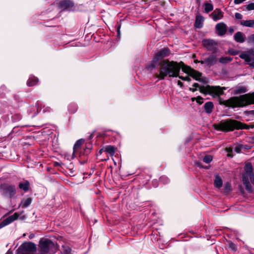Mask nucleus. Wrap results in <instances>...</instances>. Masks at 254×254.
I'll return each mask as SVG.
<instances>
[{"mask_svg": "<svg viewBox=\"0 0 254 254\" xmlns=\"http://www.w3.org/2000/svg\"><path fill=\"white\" fill-rule=\"evenodd\" d=\"M178 85L182 87L183 86V83L181 81L178 80Z\"/></svg>", "mask_w": 254, "mask_h": 254, "instance_id": "obj_54", "label": "nucleus"}, {"mask_svg": "<svg viewBox=\"0 0 254 254\" xmlns=\"http://www.w3.org/2000/svg\"><path fill=\"white\" fill-rule=\"evenodd\" d=\"M182 68V70L188 73L189 74L190 73L191 70H193L192 68H191L190 67L186 65L185 64L184 65H181V68Z\"/></svg>", "mask_w": 254, "mask_h": 254, "instance_id": "obj_33", "label": "nucleus"}, {"mask_svg": "<svg viewBox=\"0 0 254 254\" xmlns=\"http://www.w3.org/2000/svg\"><path fill=\"white\" fill-rule=\"evenodd\" d=\"M214 186L217 188H220L222 186V180L218 175L215 176L214 180Z\"/></svg>", "mask_w": 254, "mask_h": 254, "instance_id": "obj_28", "label": "nucleus"}, {"mask_svg": "<svg viewBox=\"0 0 254 254\" xmlns=\"http://www.w3.org/2000/svg\"><path fill=\"white\" fill-rule=\"evenodd\" d=\"M217 59L216 56L211 54L206 58H205V65L209 67L214 65L217 63Z\"/></svg>", "mask_w": 254, "mask_h": 254, "instance_id": "obj_13", "label": "nucleus"}, {"mask_svg": "<svg viewBox=\"0 0 254 254\" xmlns=\"http://www.w3.org/2000/svg\"><path fill=\"white\" fill-rule=\"evenodd\" d=\"M234 39L238 43H243L245 41V35L241 32H237L234 35Z\"/></svg>", "mask_w": 254, "mask_h": 254, "instance_id": "obj_18", "label": "nucleus"}, {"mask_svg": "<svg viewBox=\"0 0 254 254\" xmlns=\"http://www.w3.org/2000/svg\"><path fill=\"white\" fill-rule=\"evenodd\" d=\"M213 157L210 155H205L203 158V161L206 163H209L212 160Z\"/></svg>", "mask_w": 254, "mask_h": 254, "instance_id": "obj_35", "label": "nucleus"}, {"mask_svg": "<svg viewBox=\"0 0 254 254\" xmlns=\"http://www.w3.org/2000/svg\"><path fill=\"white\" fill-rule=\"evenodd\" d=\"M192 86H193V87H195V88H196V87H198L199 88V87H200V86H199V85L198 83H194L192 85Z\"/></svg>", "mask_w": 254, "mask_h": 254, "instance_id": "obj_53", "label": "nucleus"}, {"mask_svg": "<svg viewBox=\"0 0 254 254\" xmlns=\"http://www.w3.org/2000/svg\"><path fill=\"white\" fill-rule=\"evenodd\" d=\"M77 110V106L76 104L72 103L68 106V111L69 113H74Z\"/></svg>", "mask_w": 254, "mask_h": 254, "instance_id": "obj_29", "label": "nucleus"}, {"mask_svg": "<svg viewBox=\"0 0 254 254\" xmlns=\"http://www.w3.org/2000/svg\"><path fill=\"white\" fill-rule=\"evenodd\" d=\"M240 23L241 25L245 27H253L254 26V20H241Z\"/></svg>", "mask_w": 254, "mask_h": 254, "instance_id": "obj_23", "label": "nucleus"}, {"mask_svg": "<svg viewBox=\"0 0 254 254\" xmlns=\"http://www.w3.org/2000/svg\"><path fill=\"white\" fill-rule=\"evenodd\" d=\"M215 28L219 36H223L226 33L227 26L223 22L217 24L215 26Z\"/></svg>", "mask_w": 254, "mask_h": 254, "instance_id": "obj_14", "label": "nucleus"}, {"mask_svg": "<svg viewBox=\"0 0 254 254\" xmlns=\"http://www.w3.org/2000/svg\"><path fill=\"white\" fill-rule=\"evenodd\" d=\"M159 65V73L156 74L155 77L163 79L167 75L171 77H178L181 65H184V63L182 62L178 63L177 62L165 60L161 61Z\"/></svg>", "mask_w": 254, "mask_h": 254, "instance_id": "obj_1", "label": "nucleus"}, {"mask_svg": "<svg viewBox=\"0 0 254 254\" xmlns=\"http://www.w3.org/2000/svg\"><path fill=\"white\" fill-rule=\"evenodd\" d=\"M52 110V109L50 107H47L43 110V112H50Z\"/></svg>", "mask_w": 254, "mask_h": 254, "instance_id": "obj_49", "label": "nucleus"}, {"mask_svg": "<svg viewBox=\"0 0 254 254\" xmlns=\"http://www.w3.org/2000/svg\"><path fill=\"white\" fill-rule=\"evenodd\" d=\"M204 17L200 14H197L194 26L196 28H201L203 26Z\"/></svg>", "mask_w": 254, "mask_h": 254, "instance_id": "obj_16", "label": "nucleus"}, {"mask_svg": "<svg viewBox=\"0 0 254 254\" xmlns=\"http://www.w3.org/2000/svg\"><path fill=\"white\" fill-rule=\"evenodd\" d=\"M189 75L191 76L192 78L195 79L196 80H201L200 77L201 76L202 73L198 71H196L193 69V70H191Z\"/></svg>", "mask_w": 254, "mask_h": 254, "instance_id": "obj_20", "label": "nucleus"}, {"mask_svg": "<svg viewBox=\"0 0 254 254\" xmlns=\"http://www.w3.org/2000/svg\"><path fill=\"white\" fill-rule=\"evenodd\" d=\"M250 181L252 182L254 181V174H249L247 173H244L243 174V182L244 185L245 187L246 190L248 192H252V186L250 183Z\"/></svg>", "mask_w": 254, "mask_h": 254, "instance_id": "obj_8", "label": "nucleus"}, {"mask_svg": "<svg viewBox=\"0 0 254 254\" xmlns=\"http://www.w3.org/2000/svg\"><path fill=\"white\" fill-rule=\"evenodd\" d=\"M89 147H86V148L84 149V151L85 152H86V153H88L89 152V151H90V150L91 149V145H89Z\"/></svg>", "mask_w": 254, "mask_h": 254, "instance_id": "obj_51", "label": "nucleus"}, {"mask_svg": "<svg viewBox=\"0 0 254 254\" xmlns=\"http://www.w3.org/2000/svg\"><path fill=\"white\" fill-rule=\"evenodd\" d=\"M227 151L228 152L227 156L230 157H232L233 154H232V150L230 148H227Z\"/></svg>", "mask_w": 254, "mask_h": 254, "instance_id": "obj_46", "label": "nucleus"}, {"mask_svg": "<svg viewBox=\"0 0 254 254\" xmlns=\"http://www.w3.org/2000/svg\"><path fill=\"white\" fill-rule=\"evenodd\" d=\"M204 5H205L204 10L206 13H208L213 10V6L212 4L207 2V3H205Z\"/></svg>", "mask_w": 254, "mask_h": 254, "instance_id": "obj_32", "label": "nucleus"}, {"mask_svg": "<svg viewBox=\"0 0 254 254\" xmlns=\"http://www.w3.org/2000/svg\"><path fill=\"white\" fill-rule=\"evenodd\" d=\"M36 251V245L32 242L23 243L17 250V254H34Z\"/></svg>", "mask_w": 254, "mask_h": 254, "instance_id": "obj_7", "label": "nucleus"}, {"mask_svg": "<svg viewBox=\"0 0 254 254\" xmlns=\"http://www.w3.org/2000/svg\"><path fill=\"white\" fill-rule=\"evenodd\" d=\"M29 185L30 184L29 182L26 181L24 183H20L19 184L18 187L19 189L24 190L26 192L29 190Z\"/></svg>", "mask_w": 254, "mask_h": 254, "instance_id": "obj_27", "label": "nucleus"}, {"mask_svg": "<svg viewBox=\"0 0 254 254\" xmlns=\"http://www.w3.org/2000/svg\"><path fill=\"white\" fill-rule=\"evenodd\" d=\"M205 62V59L203 60L199 61V63H200L201 64H205V62Z\"/></svg>", "mask_w": 254, "mask_h": 254, "instance_id": "obj_56", "label": "nucleus"}, {"mask_svg": "<svg viewBox=\"0 0 254 254\" xmlns=\"http://www.w3.org/2000/svg\"><path fill=\"white\" fill-rule=\"evenodd\" d=\"M170 54V50L167 48H164L158 52L154 57L155 62H159L162 59L168 56Z\"/></svg>", "mask_w": 254, "mask_h": 254, "instance_id": "obj_11", "label": "nucleus"}, {"mask_svg": "<svg viewBox=\"0 0 254 254\" xmlns=\"http://www.w3.org/2000/svg\"><path fill=\"white\" fill-rule=\"evenodd\" d=\"M229 107H243L254 104V92L245 94L239 97H233L222 103Z\"/></svg>", "mask_w": 254, "mask_h": 254, "instance_id": "obj_3", "label": "nucleus"}, {"mask_svg": "<svg viewBox=\"0 0 254 254\" xmlns=\"http://www.w3.org/2000/svg\"><path fill=\"white\" fill-rule=\"evenodd\" d=\"M59 6L63 10L71 11L74 10V3L71 0H62L60 1Z\"/></svg>", "mask_w": 254, "mask_h": 254, "instance_id": "obj_10", "label": "nucleus"}, {"mask_svg": "<svg viewBox=\"0 0 254 254\" xmlns=\"http://www.w3.org/2000/svg\"><path fill=\"white\" fill-rule=\"evenodd\" d=\"M190 90L192 92H195V91H196V88H190Z\"/></svg>", "mask_w": 254, "mask_h": 254, "instance_id": "obj_57", "label": "nucleus"}, {"mask_svg": "<svg viewBox=\"0 0 254 254\" xmlns=\"http://www.w3.org/2000/svg\"><path fill=\"white\" fill-rule=\"evenodd\" d=\"M249 64L251 66L254 68V62L253 63H250Z\"/></svg>", "mask_w": 254, "mask_h": 254, "instance_id": "obj_58", "label": "nucleus"}, {"mask_svg": "<svg viewBox=\"0 0 254 254\" xmlns=\"http://www.w3.org/2000/svg\"><path fill=\"white\" fill-rule=\"evenodd\" d=\"M5 254H12V252L11 251L8 250Z\"/></svg>", "mask_w": 254, "mask_h": 254, "instance_id": "obj_59", "label": "nucleus"}, {"mask_svg": "<svg viewBox=\"0 0 254 254\" xmlns=\"http://www.w3.org/2000/svg\"><path fill=\"white\" fill-rule=\"evenodd\" d=\"M199 61H198L197 60H196L194 61V62L195 63H199Z\"/></svg>", "mask_w": 254, "mask_h": 254, "instance_id": "obj_61", "label": "nucleus"}, {"mask_svg": "<svg viewBox=\"0 0 254 254\" xmlns=\"http://www.w3.org/2000/svg\"><path fill=\"white\" fill-rule=\"evenodd\" d=\"M249 114L254 116V110H251L249 112Z\"/></svg>", "mask_w": 254, "mask_h": 254, "instance_id": "obj_55", "label": "nucleus"}, {"mask_svg": "<svg viewBox=\"0 0 254 254\" xmlns=\"http://www.w3.org/2000/svg\"><path fill=\"white\" fill-rule=\"evenodd\" d=\"M103 150H103V149H100V150H99V153L100 154H102V152L103 151Z\"/></svg>", "mask_w": 254, "mask_h": 254, "instance_id": "obj_60", "label": "nucleus"}, {"mask_svg": "<svg viewBox=\"0 0 254 254\" xmlns=\"http://www.w3.org/2000/svg\"><path fill=\"white\" fill-rule=\"evenodd\" d=\"M228 53L232 55H236L238 54V52L236 51L233 50V49H230L228 51Z\"/></svg>", "mask_w": 254, "mask_h": 254, "instance_id": "obj_47", "label": "nucleus"}, {"mask_svg": "<svg viewBox=\"0 0 254 254\" xmlns=\"http://www.w3.org/2000/svg\"><path fill=\"white\" fill-rule=\"evenodd\" d=\"M233 60V58L230 57H220L218 61L222 64H227L231 62Z\"/></svg>", "mask_w": 254, "mask_h": 254, "instance_id": "obj_26", "label": "nucleus"}, {"mask_svg": "<svg viewBox=\"0 0 254 254\" xmlns=\"http://www.w3.org/2000/svg\"><path fill=\"white\" fill-rule=\"evenodd\" d=\"M58 249L57 245L49 239H43L39 241V254H55Z\"/></svg>", "mask_w": 254, "mask_h": 254, "instance_id": "obj_4", "label": "nucleus"}, {"mask_svg": "<svg viewBox=\"0 0 254 254\" xmlns=\"http://www.w3.org/2000/svg\"><path fill=\"white\" fill-rule=\"evenodd\" d=\"M199 91L203 94H208L213 97H219L220 95L224 94V90L225 89V87H221L218 86H212L207 85L205 87H199Z\"/></svg>", "mask_w": 254, "mask_h": 254, "instance_id": "obj_5", "label": "nucleus"}, {"mask_svg": "<svg viewBox=\"0 0 254 254\" xmlns=\"http://www.w3.org/2000/svg\"><path fill=\"white\" fill-rule=\"evenodd\" d=\"M213 107V104L211 102H207L204 105L205 111L207 114H210L212 112Z\"/></svg>", "mask_w": 254, "mask_h": 254, "instance_id": "obj_22", "label": "nucleus"}, {"mask_svg": "<svg viewBox=\"0 0 254 254\" xmlns=\"http://www.w3.org/2000/svg\"><path fill=\"white\" fill-rule=\"evenodd\" d=\"M245 172L249 174H254L253 172V166L250 163L246 164L244 167Z\"/></svg>", "mask_w": 254, "mask_h": 254, "instance_id": "obj_31", "label": "nucleus"}, {"mask_svg": "<svg viewBox=\"0 0 254 254\" xmlns=\"http://www.w3.org/2000/svg\"><path fill=\"white\" fill-rule=\"evenodd\" d=\"M195 164L197 167L200 168H205V169H208V167H203V166L202 165V163L201 162H197L195 163Z\"/></svg>", "mask_w": 254, "mask_h": 254, "instance_id": "obj_43", "label": "nucleus"}, {"mask_svg": "<svg viewBox=\"0 0 254 254\" xmlns=\"http://www.w3.org/2000/svg\"><path fill=\"white\" fill-rule=\"evenodd\" d=\"M235 17L236 19H241L243 18V15L240 13L236 12L235 14Z\"/></svg>", "mask_w": 254, "mask_h": 254, "instance_id": "obj_45", "label": "nucleus"}, {"mask_svg": "<svg viewBox=\"0 0 254 254\" xmlns=\"http://www.w3.org/2000/svg\"><path fill=\"white\" fill-rule=\"evenodd\" d=\"M196 100L197 103H198L199 105H201L203 103V98H202L201 96H197L196 98H192V100L194 101V100Z\"/></svg>", "mask_w": 254, "mask_h": 254, "instance_id": "obj_39", "label": "nucleus"}, {"mask_svg": "<svg viewBox=\"0 0 254 254\" xmlns=\"http://www.w3.org/2000/svg\"><path fill=\"white\" fill-rule=\"evenodd\" d=\"M32 198L28 197L26 199H23L22 200L20 206L21 205L22 208H26L28 207L32 202Z\"/></svg>", "mask_w": 254, "mask_h": 254, "instance_id": "obj_25", "label": "nucleus"}, {"mask_svg": "<svg viewBox=\"0 0 254 254\" xmlns=\"http://www.w3.org/2000/svg\"><path fill=\"white\" fill-rule=\"evenodd\" d=\"M116 148L111 145H107L104 148V151L108 153L111 156H113L115 153Z\"/></svg>", "mask_w": 254, "mask_h": 254, "instance_id": "obj_24", "label": "nucleus"}, {"mask_svg": "<svg viewBox=\"0 0 254 254\" xmlns=\"http://www.w3.org/2000/svg\"><path fill=\"white\" fill-rule=\"evenodd\" d=\"M19 216V214L17 212H15L13 215H10L7 218L4 219L0 223V229L17 220Z\"/></svg>", "mask_w": 254, "mask_h": 254, "instance_id": "obj_12", "label": "nucleus"}, {"mask_svg": "<svg viewBox=\"0 0 254 254\" xmlns=\"http://www.w3.org/2000/svg\"><path fill=\"white\" fill-rule=\"evenodd\" d=\"M247 8L249 10H254V3H250L247 5Z\"/></svg>", "mask_w": 254, "mask_h": 254, "instance_id": "obj_41", "label": "nucleus"}, {"mask_svg": "<svg viewBox=\"0 0 254 254\" xmlns=\"http://www.w3.org/2000/svg\"><path fill=\"white\" fill-rule=\"evenodd\" d=\"M158 64H159L158 62H155L153 58L150 64L147 67L148 69L151 70L155 68Z\"/></svg>", "mask_w": 254, "mask_h": 254, "instance_id": "obj_34", "label": "nucleus"}, {"mask_svg": "<svg viewBox=\"0 0 254 254\" xmlns=\"http://www.w3.org/2000/svg\"><path fill=\"white\" fill-rule=\"evenodd\" d=\"M7 91V88L4 85H1L0 86V95L2 96Z\"/></svg>", "mask_w": 254, "mask_h": 254, "instance_id": "obj_36", "label": "nucleus"}, {"mask_svg": "<svg viewBox=\"0 0 254 254\" xmlns=\"http://www.w3.org/2000/svg\"><path fill=\"white\" fill-rule=\"evenodd\" d=\"M228 31H229V32L230 34H232V33H233V32H234V29H233L232 27H230V28L228 29Z\"/></svg>", "mask_w": 254, "mask_h": 254, "instance_id": "obj_52", "label": "nucleus"}, {"mask_svg": "<svg viewBox=\"0 0 254 254\" xmlns=\"http://www.w3.org/2000/svg\"><path fill=\"white\" fill-rule=\"evenodd\" d=\"M234 150L237 153H240L241 150V146H237L235 147Z\"/></svg>", "mask_w": 254, "mask_h": 254, "instance_id": "obj_48", "label": "nucleus"}, {"mask_svg": "<svg viewBox=\"0 0 254 254\" xmlns=\"http://www.w3.org/2000/svg\"><path fill=\"white\" fill-rule=\"evenodd\" d=\"M245 0H234V3L236 4H240L244 2Z\"/></svg>", "mask_w": 254, "mask_h": 254, "instance_id": "obj_50", "label": "nucleus"}, {"mask_svg": "<svg viewBox=\"0 0 254 254\" xmlns=\"http://www.w3.org/2000/svg\"><path fill=\"white\" fill-rule=\"evenodd\" d=\"M84 142V139H80L75 142L73 148V153L72 156V158L76 156V154L78 151V149L80 148L81 146L83 144Z\"/></svg>", "mask_w": 254, "mask_h": 254, "instance_id": "obj_15", "label": "nucleus"}, {"mask_svg": "<svg viewBox=\"0 0 254 254\" xmlns=\"http://www.w3.org/2000/svg\"><path fill=\"white\" fill-rule=\"evenodd\" d=\"M212 18L214 21L221 19L223 16V13L221 10H215L212 13Z\"/></svg>", "mask_w": 254, "mask_h": 254, "instance_id": "obj_19", "label": "nucleus"}, {"mask_svg": "<svg viewBox=\"0 0 254 254\" xmlns=\"http://www.w3.org/2000/svg\"><path fill=\"white\" fill-rule=\"evenodd\" d=\"M203 46L206 48L208 51L212 52L213 53H216L217 50V43L212 39H204L202 41Z\"/></svg>", "mask_w": 254, "mask_h": 254, "instance_id": "obj_9", "label": "nucleus"}, {"mask_svg": "<svg viewBox=\"0 0 254 254\" xmlns=\"http://www.w3.org/2000/svg\"><path fill=\"white\" fill-rule=\"evenodd\" d=\"M214 128L224 132L232 131L235 129H247L254 128V125H248L235 120L227 119L214 125Z\"/></svg>", "mask_w": 254, "mask_h": 254, "instance_id": "obj_2", "label": "nucleus"}, {"mask_svg": "<svg viewBox=\"0 0 254 254\" xmlns=\"http://www.w3.org/2000/svg\"><path fill=\"white\" fill-rule=\"evenodd\" d=\"M253 79H254V75Z\"/></svg>", "mask_w": 254, "mask_h": 254, "instance_id": "obj_62", "label": "nucleus"}, {"mask_svg": "<svg viewBox=\"0 0 254 254\" xmlns=\"http://www.w3.org/2000/svg\"><path fill=\"white\" fill-rule=\"evenodd\" d=\"M239 57L242 59L244 60L247 63H250L252 61V59L250 55L246 52H244L242 54H240L239 55Z\"/></svg>", "mask_w": 254, "mask_h": 254, "instance_id": "obj_30", "label": "nucleus"}, {"mask_svg": "<svg viewBox=\"0 0 254 254\" xmlns=\"http://www.w3.org/2000/svg\"><path fill=\"white\" fill-rule=\"evenodd\" d=\"M38 82V79L33 75H31L27 82V84L28 86H33L35 85Z\"/></svg>", "mask_w": 254, "mask_h": 254, "instance_id": "obj_21", "label": "nucleus"}, {"mask_svg": "<svg viewBox=\"0 0 254 254\" xmlns=\"http://www.w3.org/2000/svg\"><path fill=\"white\" fill-rule=\"evenodd\" d=\"M71 250L68 247H63V254H71Z\"/></svg>", "mask_w": 254, "mask_h": 254, "instance_id": "obj_38", "label": "nucleus"}, {"mask_svg": "<svg viewBox=\"0 0 254 254\" xmlns=\"http://www.w3.org/2000/svg\"><path fill=\"white\" fill-rule=\"evenodd\" d=\"M248 91L246 86L238 85L234 89V92L236 94H240L246 93Z\"/></svg>", "mask_w": 254, "mask_h": 254, "instance_id": "obj_17", "label": "nucleus"}, {"mask_svg": "<svg viewBox=\"0 0 254 254\" xmlns=\"http://www.w3.org/2000/svg\"><path fill=\"white\" fill-rule=\"evenodd\" d=\"M229 247L230 248H231L234 251H236V249H237L236 245L234 243H233L232 242H230L229 243Z\"/></svg>", "mask_w": 254, "mask_h": 254, "instance_id": "obj_40", "label": "nucleus"}, {"mask_svg": "<svg viewBox=\"0 0 254 254\" xmlns=\"http://www.w3.org/2000/svg\"><path fill=\"white\" fill-rule=\"evenodd\" d=\"M0 192L4 197L12 198L16 193V189L14 185L3 183L0 185Z\"/></svg>", "mask_w": 254, "mask_h": 254, "instance_id": "obj_6", "label": "nucleus"}, {"mask_svg": "<svg viewBox=\"0 0 254 254\" xmlns=\"http://www.w3.org/2000/svg\"><path fill=\"white\" fill-rule=\"evenodd\" d=\"M231 190V185L230 184V183H227L226 184H225V186H224V192H226V193H228L229 192H230Z\"/></svg>", "mask_w": 254, "mask_h": 254, "instance_id": "obj_37", "label": "nucleus"}, {"mask_svg": "<svg viewBox=\"0 0 254 254\" xmlns=\"http://www.w3.org/2000/svg\"><path fill=\"white\" fill-rule=\"evenodd\" d=\"M248 41L249 42H254V34L251 35L249 36L248 38Z\"/></svg>", "mask_w": 254, "mask_h": 254, "instance_id": "obj_44", "label": "nucleus"}, {"mask_svg": "<svg viewBox=\"0 0 254 254\" xmlns=\"http://www.w3.org/2000/svg\"><path fill=\"white\" fill-rule=\"evenodd\" d=\"M178 77H179V78L181 79L182 80H184V81H190L191 80V79L190 77L189 76H186V77H184V76H178Z\"/></svg>", "mask_w": 254, "mask_h": 254, "instance_id": "obj_42", "label": "nucleus"}]
</instances>
